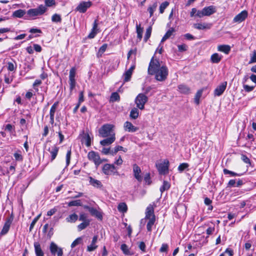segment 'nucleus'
<instances>
[{
  "label": "nucleus",
  "mask_w": 256,
  "mask_h": 256,
  "mask_svg": "<svg viewBox=\"0 0 256 256\" xmlns=\"http://www.w3.org/2000/svg\"><path fill=\"white\" fill-rule=\"evenodd\" d=\"M116 140V136H108L107 138L101 140L100 144L102 146H109L112 144Z\"/></svg>",
  "instance_id": "dca6fc26"
},
{
  "label": "nucleus",
  "mask_w": 256,
  "mask_h": 256,
  "mask_svg": "<svg viewBox=\"0 0 256 256\" xmlns=\"http://www.w3.org/2000/svg\"><path fill=\"white\" fill-rule=\"evenodd\" d=\"M82 237L78 238L71 244V248H74L77 245L80 244L82 242Z\"/></svg>",
  "instance_id": "09e8293b"
},
{
  "label": "nucleus",
  "mask_w": 256,
  "mask_h": 256,
  "mask_svg": "<svg viewBox=\"0 0 256 256\" xmlns=\"http://www.w3.org/2000/svg\"><path fill=\"white\" fill-rule=\"evenodd\" d=\"M202 90H198L195 96L194 102L197 104L200 103V98L202 95Z\"/></svg>",
  "instance_id": "79ce46f5"
},
{
  "label": "nucleus",
  "mask_w": 256,
  "mask_h": 256,
  "mask_svg": "<svg viewBox=\"0 0 256 256\" xmlns=\"http://www.w3.org/2000/svg\"><path fill=\"white\" fill-rule=\"evenodd\" d=\"M178 51L180 52H184L186 50L187 46L185 44H182L178 46Z\"/></svg>",
  "instance_id": "0e129e2a"
},
{
  "label": "nucleus",
  "mask_w": 256,
  "mask_h": 256,
  "mask_svg": "<svg viewBox=\"0 0 256 256\" xmlns=\"http://www.w3.org/2000/svg\"><path fill=\"white\" fill-rule=\"evenodd\" d=\"M133 172L134 178L139 182H141L142 180V178L140 175L141 170L140 168L136 164L133 166Z\"/></svg>",
  "instance_id": "ddd939ff"
},
{
  "label": "nucleus",
  "mask_w": 256,
  "mask_h": 256,
  "mask_svg": "<svg viewBox=\"0 0 256 256\" xmlns=\"http://www.w3.org/2000/svg\"><path fill=\"white\" fill-rule=\"evenodd\" d=\"M248 16V12L246 10H242L240 14L235 16L233 19V22L240 23L244 21Z\"/></svg>",
  "instance_id": "1a4fd4ad"
},
{
  "label": "nucleus",
  "mask_w": 256,
  "mask_h": 256,
  "mask_svg": "<svg viewBox=\"0 0 256 256\" xmlns=\"http://www.w3.org/2000/svg\"><path fill=\"white\" fill-rule=\"evenodd\" d=\"M70 90V92L74 88L76 84L75 79L69 80Z\"/></svg>",
  "instance_id": "864d4df0"
},
{
  "label": "nucleus",
  "mask_w": 256,
  "mask_h": 256,
  "mask_svg": "<svg viewBox=\"0 0 256 256\" xmlns=\"http://www.w3.org/2000/svg\"><path fill=\"white\" fill-rule=\"evenodd\" d=\"M120 99V96L117 92H112L110 98V101L112 102H116L119 100Z\"/></svg>",
  "instance_id": "37998d69"
},
{
  "label": "nucleus",
  "mask_w": 256,
  "mask_h": 256,
  "mask_svg": "<svg viewBox=\"0 0 256 256\" xmlns=\"http://www.w3.org/2000/svg\"><path fill=\"white\" fill-rule=\"evenodd\" d=\"M148 72L150 75H154L155 78L160 82L165 80L168 74V68L164 65L161 66L158 60L152 56L149 64Z\"/></svg>",
  "instance_id": "f257e3e1"
},
{
  "label": "nucleus",
  "mask_w": 256,
  "mask_h": 256,
  "mask_svg": "<svg viewBox=\"0 0 256 256\" xmlns=\"http://www.w3.org/2000/svg\"><path fill=\"white\" fill-rule=\"evenodd\" d=\"M40 214H39L32 221V222H31L30 224V231H32V230L33 229L36 223V222L39 219V218H40Z\"/></svg>",
  "instance_id": "603ef678"
},
{
  "label": "nucleus",
  "mask_w": 256,
  "mask_h": 256,
  "mask_svg": "<svg viewBox=\"0 0 256 256\" xmlns=\"http://www.w3.org/2000/svg\"><path fill=\"white\" fill-rule=\"evenodd\" d=\"M52 20L55 22H60L62 21V18L60 14H55L52 17Z\"/></svg>",
  "instance_id": "a18cd8bd"
},
{
  "label": "nucleus",
  "mask_w": 256,
  "mask_h": 256,
  "mask_svg": "<svg viewBox=\"0 0 256 256\" xmlns=\"http://www.w3.org/2000/svg\"><path fill=\"white\" fill-rule=\"evenodd\" d=\"M227 86V82H224L218 86L214 91V94L216 96H221L225 90Z\"/></svg>",
  "instance_id": "f8f14e48"
},
{
  "label": "nucleus",
  "mask_w": 256,
  "mask_h": 256,
  "mask_svg": "<svg viewBox=\"0 0 256 256\" xmlns=\"http://www.w3.org/2000/svg\"><path fill=\"white\" fill-rule=\"evenodd\" d=\"M86 145L88 147L91 145L92 138L88 134H86L84 136Z\"/></svg>",
  "instance_id": "58836bf2"
},
{
  "label": "nucleus",
  "mask_w": 256,
  "mask_h": 256,
  "mask_svg": "<svg viewBox=\"0 0 256 256\" xmlns=\"http://www.w3.org/2000/svg\"><path fill=\"white\" fill-rule=\"evenodd\" d=\"M152 28L151 26H149L146 30V32L144 37V41L146 42L148 38H150L152 33Z\"/></svg>",
  "instance_id": "4c0bfd02"
},
{
  "label": "nucleus",
  "mask_w": 256,
  "mask_h": 256,
  "mask_svg": "<svg viewBox=\"0 0 256 256\" xmlns=\"http://www.w3.org/2000/svg\"><path fill=\"white\" fill-rule=\"evenodd\" d=\"M91 6L90 2H82L76 8V10L80 12L84 13Z\"/></svg>",
  "instance_id": "9d476101"
},
{
  "label": "nucleus",
  "mask_w": 256,
  "mask_h": 256,
  "mask_svg": "<svg viewBox=\"0 0 256 256\" xmlns=\"http://www.w3.org/2000/svg\"><path fill=\"white\" fill-rule=\"evenodd\" d=\"M70 156H71V150L70 149L68 151V152L66 153V166H68L70 164Z\"/></svg>",
  "instance_id": "680f3d73"
},
{
  "label": "nucleus",
  "mask_w": 256,
  "mask_h": 256,
  "mask_svg": "<svg viewBox=\"0 0 256 256\" xmlns=\"http://www.w3.org/2000/svg\"><path fill=\"white\" fill-rule=\"evenodd\" d=\"M118 208L120 212H126L128 210L127 206L124 202L120 203L118 206Z\"/></svg>",
  "instance_id": "ea45409f"
},
{
  "label": "nucleus",
  "mask_w": 256,
  "mask_h": 256,
  "mask_svg": "<svg viewBox=\"0 0 256 256\" xmlns=\"http://www.w3.org/2000/svg\"><path fill=\"white\" fill-rule=\"evenodd\" d=\"M137 38L139 41L141 40L142 37L143 28L141 27L140 24H136Z\"/></svg>",
  "instance_id": "c85d7f7f"
},
{
  "label": "nucleus",
  "mask_w": 256,
  "mask_h": 256,
  "mask_svg": "<svg viewBox=\"0 0 256 256\" xmlns=\"http://www.w3.org/2000/svg\"><path fill=\"white\" fill-rule=\"evenodd\" d=\"M58 102H55L51 107L50 112V116H54V114L56 109V106H58Z\"/></svg>",
  "instance_id": "5fc2aeb1"
},
{
  "label": "nucleus",
  "mask_w": 256,
  "mask_h": 256,
  "mask_svg": "<svg viewBox=\"0 0 256 256\" xmlns=\"http://www.w3.org/2000/svg\"><path fill=\"white\" fill-rule=\"evenodd\" d=\"M82 203L81 202V200H72L70 202L68 203V206H82Z\"/></svg>",
  "instance_id": "e433bc0d"
},
{
  "label": "nucleus",
  "mask_w": 256,
  "mask_h": 256,
  "mask_svg": "<svg viewBox=\"0 0 256 256\" xmlns=\"http://www.w3.org/2000/svg\"><path fill=\"white\" fill-rule=\"evenodd\" d=\"M114 126L111 124H104L99 130V134L102 138L108 136H115V132L114 130Z\"/></svg>",
  "instance_id": "f03ea898"
},
{
  "label": "nucleus",
  "mask_w": 256,
  "mask_h": 256,
  "mask_svg": "<svg viewBox=\"0 0 256 256\" xmlns=\"http://www.w3.org/2000/svg\"><path fill=\"white\" fill-rule=\"evenodd\" d=\"M168 249V245L166 244H163L160 250V252H166Z\"/></svg>",
  "instance_id": "69168bd1"
},
{
  "label": "nucleus",
  "mask_w": 256,
  "mask_h": 256,
  "mask_svg": "<svg viewBox=\"0 0 256 256\" xmlns=\"http://www.w3.org/2000/svg\"><path fill=\"white\" fill-rule=\"evenodd\" d=\"M178 88L180 92L184 94H188L190 93V88L185 84H180Z\"/></svg>",
  "instance_id": "a878e982"
},
{
  "label": "nucleus",
  "mask_w": 256,
  "mask_h": 256,
  "mask_svg": "<svg viewBox=\"0 0 256 256\" xmlns=\"http://www.w3.org/2000/svg\"><path fill=\"white\" fill-rule=\"evenodd\" d=\"M16 68V64L15 65L12 62H8V70L9 71H14Z\"/></svg>",
  "instance_id": "3c124183"
},
{
  "label": "nucleus",
  "mask_w": 256,
  "mask_h": 256,
  "mask_svg": "<svg viewBox=\"0 0 256 256\" xmlns=\"http://www.w3.org/2000/svg\"><path fill=\"white\" fill-rule=\"evenodd\" d=\"M13 218H8L3 226V228L0 232V236H2L6 234L10 228V225L12 223Z\"/></svg>",
  "instance_id": "9b49d317"
},
{
  "label": "nucleus",
  "mask_w": 256,
  "mask_h": 256,
  "mask_svg": "<svg viewBox=\"0 0 256 256\" xmlns=\"http://www.w3.org/2000/svg\"><path fill=\"white\" fill-rule=\"evenodd\" d=\"M170 186V184L167 181H164L162 186L160 188V191L162 193L165 190H168Z\"/></svg>",
  "instance_id": "72a5a7b5"
},
{
  "label": "nucleus",
  "mask_w": 256,
  "mask_h": 256,
  "mask_svg": "<svg viewBox=\"0 0 256 256\" xmlns=\"http://www.w3.org/2000/svg\"><path fill=\"white\" fill-rule=\"evenodd\" d=\"M120 249L125 255L132 256L134 252H132L130 248L126 244H122L120 246Z\"/></svg>",
  "instance_id": "4be33fe9"
},
{
  "label": "nucleus",
  "mask_w": 256,
  "mask_h": 256,
  "mask_svg": "<svg viewBox=\"0 0 256 256\" xmlns=\"http://www.w3.org/2000/svg\"><path fill=\"white\" fill-rule=\"evenodd\" d=\"M122 150L124 152H126L127 149L123 148L122 146H118L114 147V148L111 150V154L114 156L116 154L118 151Z\"/></svg>",
  "instance_id": "c756f323"
},
{
  "label": "nucleus",
  "mask_w": 256,
  "mask_h": 256,
  "mask_svg": "<svg viewBox=\"0 0 256 256\" xmlns=\"http://www.w3.org/2000/svg\"><path fill=\"white\" fill-rule=\"evenodd\" d=\"M14 156L16 161H22L23 160V157L20 150H18L17 152H14Z\"/></svg>",
  "instance_id": "a19ab883"
},
{
  "label": "nucleus",
  "mask_w": 256,
  "mask_h": 256,
  "mask_svg": "<svg viewBox=\"0 0 256 256\" xmlns=\"http://www.w3.org/2000/svg\"><path fill=\"white\" fill-rule=\"evenodd\" d=\"M78 219V216L76 214H73L70 215L66 218V220L68 222H74Z\"/></svg>",
  "instance_id": "7c9ffc66"
},
{
  "label": "nucleus",
  "mask_w": 256,
  "mask_h": 256,
  "mask_svg": "<svg viewBox=\"0 0 256 256\" xmlns=\"http://www.w3.org/2000/svg\"><path fill=\"white\" fill-rule=\"evenodd\" d=\"M111 150H110V148H104L102 150V152L106 155L108 154H111Z\"/></svg>",
  "instance_id": "774afa93"
},
{
  "label": "nucleus",
  "mask_w": 256,
  "mask_h": 256,
  "mask_svg": "<svg viewBox=\"0 0 256 256\" xmlns=\"http://www.w3.org/2000/svg\"><path fill=\"white\" fill-rule=\"evenodd\" d=\"M26 14V12L24 10H18L14 11L12 14V16L14 17L21 18L24 16Z\"/></svg>",
  "instance_id": "cd10ccee"
},
{
  "label": "nucleus",
  "mask_w": 256,
  "mask_h": 256,
  "mask_svg": "<svg viewBox=\"0 0 256 256\" xmlns=\"http://www.w3.org/2000/svg\"><path fill=\"white\" fill-rule=\"evenodd\" d=\"M169 162L165 160L162 162L156 164V167L160 174H164L168 172Z\"/></svg>",
  "instance_id": "423d86ee"
},
{
  "label": "nucleus",
  "mask_w": 256,
  "mask_h": 256,
  "mask_svg": "<svg viewBox=\"0 0 256 256\" xmlns=\"http://www.w3.org/2000/svg\"><path fill=\"white\" fill-rule=\"evenodd\" d=\"M205 16H210L216 12V8L214 6H210L203 8Z\"/></svg>",
  "instance_id": "2eb2a0df"
},
{
  "label": "nucleus",
  "mask_w": 256,
  "mask_h": 256,
  "mask_svg": "<svg viewBox=\"0 0 256 256\" xmlns=\"http://www.w3.org/2000/svg\"><path fill=\"white\" fill-rule=\"evenodd\" d=\"M148 100V98L144 94H139L135 99L136 106L141 110L144 108V104Z\"/></svg>",
  "instance_id": "39448f33"
},
{
  "label": "nucleus",
  "mask_w": 256,
  "mask_h": 256,
  "mask_svg": "<svg viewBox=\"0 0 256 256\" xmlns=\"http://www.w3.org/2000/svg\"><path fill=\"white\" fill-rule=\"evenodd\" d=\"M132 73L130 72V70H126L123 74L124 82H128L130 80Z\"/></svg>",
  "instance_id": "f704fd0d"
},
{
  "label": "nucleus",
  "mask_w": 256,
  "mask_h": 256,
  "mask_svg": "<svg viewBox=\"0 0 256 256\" xmlns=\"http://www.w3.org/2000/svg\"><path fill=\"white\" fill-rule=\"evenodd\" d=\"M48 10L46 6L43 4L40 5L38 8L28 10L26 13L30 17H34L42 15Z\"/></svg>",
  "instance_id": "7ed1b4c3"
},
{
  "label": "nucleus",
  "mask_w": 256,
  "mask_h": 256,
  "mask_svg": "<svg viewBox=\"0 0 256 256\" xmlns=\"http://www.w3.org/2000/svg\"><path fill=\"white\" fill-rule=\"evenodd\" d=\"M76 76V68H72L70 71L69 80L75 79Z\"/></svg>",
  "instance_id": "6e6d98bb"
},
{
  "label": "nucleus",
  "mask_w": 256,
  "mask_h": 256,
  "mask_svg": "<svg viewBox=\"0 0 256 256\" xmlns=\"http://www.w3.org/2000/svg\"><path fill=\"white\" fill-rule=\"evenodd\" d=\"M98 248V246L96 244L91 243V244L87 246V251L92 252Z\"/></svg>",
  "instance_id": "4d7b16f0"
},
{
  "label": "nucleus",
  "mask_w": 256,
  "mask_h": 256,
  "mask_svg": "<svg viewBox=\"0 0 256 256\" xmlns=\"http://www.w3.org/2000/svg\"><path fill=\"white\" fill-rule=\"evenodd\" d=\"M48 150L50 153L51 161H52L56 158L58 154V148L56 146H53L52 147L51 150L50 148H49Z\"/></svg>",
  "instance_id": "aec40b11"
},
{
  "label": "nucleus",
  "mask_w": 256,
  "mask_h": 256,
  "mask_svg": "<svg viewBox=\"0 0 256 256\" xmlns=\"http://www.w3.org/2000/svg\"><path fill=\"white\" fill-rule=\"evenodd\" d=\"M92 216H94L98 219L102 220V215L100 212H98L96 209L92 208L90 212Z\"/></svg>",
  "instance_id": "393cba45"
},
{
  "label": "nucleus",
  "mask_w": 256,
  "mask_h": 256,
  "mask_svg": "<svg viewBox=\"0 0 256 256\" xmlns=\"http://www.w3.org/2000/svg\"><path fill=\"white\" fill-rule=\"evenodd\" d=\"M44 4L46 8L54 6L56 4V0H45Z\"/></svg>",
  "instance_id": "49530a36"
},
{
  "label": "nucleus",
  "mask_w": 256,
  "mask_h": 256,
  "mask_svg": "<svg viewBox=\"0 0 256 256\" xmlns=\"http://www.w3.org/2000/svg\"><path fill=\"white\" fill-rule=\"evenodd\" d=\"M212 24L208 23H197L194 24V27L198 30L210 29Z\"/></svg>",
  "instance_id": "a211bd4d"
},
{
  "label": "nucleus",
  "mask_w": 256,
  "mask_h": 256,
  "mask_svg": "<svg viewBox=\"0 0 256 256\" xmlns=\"http://www.w3.org/2000/svg\"><path fill=\"white\" fill-rule=\"evenodd\" d=\"M89 180L90 184L93 186L100 188L102 187V184L100 181L96 180L91 176L89 178Z\"/></svg>",
  "instance_id": "6ab92c4d"
},
{
  "label": "nucleus",
  "mask_w": 256,
  "mask_h": 256,
  "mask_svg": "<svg viewBox=\"0 0 256 256\" xmlns=\"http://www.w3.org/2000/svg\"><path fill=\"white\" fill-rule=\"evenodd\" d=\"M50 250L52 256H62L63 250L61 248H60L54 242H52L50 246Z\"/></svg>",
  "instance_id": "0eeeda50"
},
{
  "label": "nucleus",
  "mask_w": 256,
  "mask_h": 256,
  "mask_svg": "<svg viewBox=\"0 0 256 256\" xmlns=\"http://www.w3.org/2000/svg\"><path fill=\"white\" fill-rule=\"evenodd\" d=\"M138 246L142 252H146V244L144 242H138Z\"/></svg>",
  "instance_id": "e2e57ef3"
},
{
  "label": "nucleus",
  "mask_w": 256,
  "mask_h": 256,
  "mask_svg": "<svg viewBox=\"0 0 256 256\" xmlns=\"http://www.w3.org/2000/svg\"><path fill=\"white\" fill-rule=\"evenodd\" d=\"M34 247L36 254V256H44V253L41 248L40 244L38 242H34Z\"/></svg>",
  "instance_id": "5701e85b"
},
{
  "label": "nucleus",
  "mask_w": 256,
  "mask_h": 256,
  "mask_svg": "<svg viewBox=\"0 0 256 256\" xmlns=\"http://www.w3.org/2000/svg\"><path fill=\"white\" fill-rule=\"evenodd\" d=\"M158 6L157 3L154 2L152 6H150L148 9L150 14V16H152L154 14V12L156 10Z\"/></svg>",
  "instance_id": "c03bdc74"
},
{
  "label": "nucleus",
  "mask_w": 256,
  "mask_h": 256,
  "mask_svg": "<svg viewBox=\"0 0 256 256\" xmlns=\"http://www.w3.org/2000/svg\"><path fill=\"white\" fill-rule=\"evenodd\" d=\"M148 222L146 224V229L148 232H151L152 229V226L154 224L156 221V218H152L150 219H148Z\"/></svg>",
  "instance_id": "2f4dec72"
},
{
  "label": "nucleus",
  "mask_w": 256,
  "mask_h": 256,
  "mask_svg": "<svg viewBox=\"0 0 256 256\" xmlns=\"http://www.w3.org/2000/svg\"><path fill=\"white\" fill-rule=\"evenodd\" d=\"M139 112L136 108H133L130 112V116L132 119H136L138 116Z\"/></svg>",
  "instance_id": "473e14b6"
},
{
  "label": "nucleus",
  "mask_w": 256,
  "mask_h": 256,
  "mask_svg": "<svg viewBox=\"0 0 256 256\" xmlns=\"http://www.w3.org/2000/svg\"><path fill=\"white\" fill-rule=\"evenodd\" d=\"M222 56L218 53H214L211 56L210 60L212 63L218 64L222 60Z\"/></svg>",
  "instance_id": "b1692460"
},
{
  "label": "nucleus",
  "mask_w": 256,
  "mask_h": 256,
  "mask_svg": "<svg viewBox=\"0 0 256 256\" xmlns=\"http://www.w3.org/2000/svg\"><path fill=\"white\" fill-rule=\"evenodd\" d=\"M243 86H244V90L247 92H250L254 90V87L253 86H249L246 84H244Z\"/></svg>",
  "instance_id": "338daca9"
},
{
  "label": "nucleus",
  "mask_w": 256,
  "mask_h": 256,
  "mask_svg": "<svg viewBox=\"0 0 256 256\" xmlns=\"http://www.w3.org/2000/svg\"><path fill=\"white\" fill-rule=\"evenodd\" d=\"M124 128L125 130L128 132H135L138 130V128L133 126V124L129 122H126L124 124Z\"/></svg>",
  "instance_id": "f3484780"
},
{
  "label": "nucleus",
  "mask_w": 256,
  "mask_h": 256,
  "mask_svg": "<svg viewBox=\"0 0 256 256\" xmlns=\"http://www.w3.org/2000/svg\"><path fill=\"white\" fill-rule=\"evenodd\" d=\"M90 221L86 222H82L80 223L78 226V228L79 231H80L84 228H86L88 226L90 225Z\"/></svg>",
  "instance_id": "c9c22d12"
},
{
  "label": "nucleus",
  "mask_w": 256,
  "mask_h": 256,
  "mask_svg": "<svg viewBox=\"0 0 256 256\" xmlns=\"http://www.w3.org/2000/svg\"><path fill=\"white\" fill-rule=\"evenodd\" d=\"M218 50L228 54L230 50V46L226 44L219 45L218 46Z\"/></svg>",
  "instance_id": "412c9836"
},
{
  "label": "nucleus",
  "mask_w": 256,
  "mask_h": 256,
  "mask_svg": "<svg viewBox=\"0 0 256 256\" xmlns=\"http://www.w3.org/2000/svg\"><path fill=\"white\" fill-rule=\"evenodd\" d=\"M88 158L90 161L92 162L96 166H98L103 161L107 160H102L98 153L93 150L88 153Z\"/></svg>",
  "instance_id": "20e7f679"
},
{
  "label": "nucleus",
  "mask_w": 256,
  "mask_h": 256,
  "mask_svg": "<svg viewBox=\"0 0 256 256\" xmlns=\"http://www.w3.org/2000/svg\"><path fill=\"white\" fill-rule=\"evenodd\" d=\"M102 170L106 175L113 174L116 172V167L113 164H106L104 165Z\"/></svg>",
  "instance_id": "6e6552de"
},
{
  "label": "nucleus",
  "mask_w": 256,
  "mask_h": 256,
  "mask_svg": "<svg viewBox=\"0 0 256 256\" xmlns=\"http://www.w3.org/2000/svg\"><path fill=\"white\" fill-rule=\"evenodd\" d=\"M241 158L244 163L248 164L250 166L251 164L250 160L246 156L242 154Z\"/></svg>",
  "instance_id": "bf43d9fd"
},
{
  "label": "nucleus",
  "mask_w": 256,
  "mask_h": 256,
  "mask_svg": "<svg viewBox=\"0 0 256 256\" xmlns=\"http://www.w3.org/2000/svg\"><path fill=\"white\" fill-rule=\"evenodd\" d=\"M169 5V2H162L160 6V12L162 14L164 10Z\"/></svg>",
  "instance_id": "de8ad7c7"
},
{
  "label": "nucleus",
  "mask_w": 256,
  "mask_h": 256,
  "mask_svg": "<svg viewBox=\"0 0 256 256\" xmlns=\"http://www.w3.org/2000/svg\"><path fill=\"white\" fill-rule=\"evenodd\" d=\"M174 32V29L173 28H170L162 37L161 42H164L165 40L170 38V36L172 34L173 32Z\"/></svg>",
  "instance_id": "bb28decb"
},
{
  "label": "nucleus",
  "mask_w": 256,
  "mask_h": 256,
  "mask_svg": "<svg viewBox=\"0 0 256 256\" xmlns=\"http://www.w3.org/2000/svg\"><path fill=\"white\" fill-rule=\"evenodd\" d=\"M79 220L82 221L84 222L86 221H90L87 218V216L84 213H81L80 214Z\"/></svg>",
  "instance_id": "13d9d810"
},
{
  "label": "nucleus",
  "mask_w": 256,
  "mask_h": 256,
  "mask_svg": "<svg viewBox=\"0 0 256 256\" xmlns=\"http://www.w3.org/2000/svg\"><path fill=\"white\" fill-rule=\"evenodd\" d=\"M92 30L94 31V32H99V30L98 28V20H94V22L93 23V24H92Z\"/></svg>",
  "instance_id": "052dcab7"
},
{
  "label": "nucleus",
  "mask_w": 256,
  "mask_h": 256,
  "mask_svg": "<svg viewBox=\"0 0 256 256\" xmlns=\"http://www.w3.org/2000/svg\"><path fill=\"white\" fill-rule=\"evenodd\" d=\"M189 165L188 163H182L180 164L178 167V170L180 172H183L184 170L188 167Z\"/></svg>",
  "instance_id": "8fccbe9b"
},
{
  "label": "nucleus",
  "mask_w": 256,
  "mask_h": 256,
  "mask_svg": "<svg viewBox=\"0 0 256 256\" xmlns=\"http://www.w3.org/2000/svg\"><path fill=\"white\" fill-rule=\"evenodd\" d=\"M156 218L155 215L154 214V208L152 205H149L146 209V219H150L152 218Z\"/></svg>",
  "instance_id": "4468645a"
}]
</instances>
